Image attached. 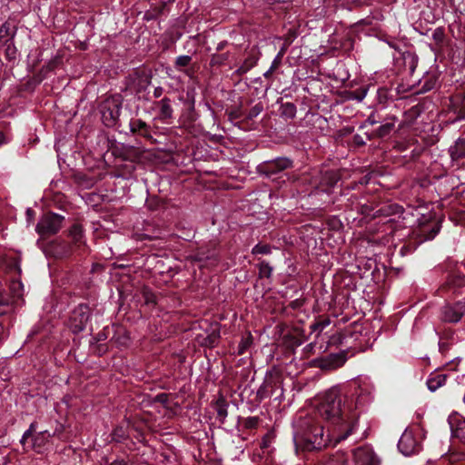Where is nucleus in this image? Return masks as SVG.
<instances>
[{"instance_id":"nucleus-1","label":"nucleus","mask_w":465,"mask_h":465,"mask_svg":"<svg viewBox=\"0 0 465 465\" xmlns=\"http://www.w3.org/2000/svg\"><path fill=\"white\" fill-rule=\"evenodd\" d=\"M317 412L320 417L333 425L332 437L335 443L347 439L357 425L358 413L344 404V397L336 388L323 394L318 404Z\"/></svg>"},{"instance_id":"nucleus-2","label":"nucleus","mask_w":465,"mask_h":465,"mask_svg":"<svg viewBox=\"0 0 465 465\" xmlns=\"http://www.w3.org/2000/svg\"><path fill=\"white\" fill-rule=\"evenodd\" d=\"M293 440L307 450H319L328 446L331 440L335 442L332 431L325 435L322 425L312 418L303 419L298 423Z\"/></svg>"},{"instance_id":"nucleus-3","label":"nucleus","mask_w":465,"mask_h":465,"mask_svg":"<svg viewBox=\"0 0 465 465\" xmlns=\"http://www.w3.org/2000/svg\"><path fill=\"white\" fill-rule=\"evenodd\" d=\"M64 217L55 213L43 215L37 223L36 231L42 236L56 233L62 227Z\"/></svg>"},{"instance_id":"nucleus-4","label":"nucleus","mask_w":465,"mask_h":465,"mask_svg":"<svg viewBox=\"0 0 465 465\" xmlns=\"http://www.w3.org/2000/svg\"><path fill=\"white\" fill-rule=\"evenodd\" d=\"M90 318V309L87 305L80 304L73 312L69 319V328L74 333L83 331Z\"/></svg>"},{"instance_id":"nucleus-5","label":"nucleus","mask_w":465,"mask_h":465,"mask_svg":"<svg viewBox=\"0 0 465 465\" xmlns=\"http://www.w3.org/2000/svg\"><path fill=\"white\" fill-rule=\"evenodd\" d=\"M398 449L404 456H411L418 453L421 446L412 430L406 429L399 440Z\"/></svg>"},{"instance_id":"nucleus-6","label":"nucleus","mask_w":465,"mask_h":465,"mask_svg":"<svg viewBox=\"0 0 465 465\" xmlns=\"http://www.w3.org/2000/svg\"><path fill=\"white\" fill-rule=\"evenodd\" d=\"M292 166V161L287 157H279L259 166L260 172L271 178L278 173Z\"/></svg>"},{"instance_id":"nucleus-7","label":"nucleus","mask_w":465,"mask_h":465,"mask_svg":"<svg viewBox=\"0 0 465 465\" xmlns=\"http://www.w3.org/2000/svg\"><path fill=\"white\" fill-rule=\"evenodd\" d=\"M465 313V303L458 302L455 303H448L441 308L440 320L444 322L457 323Z\"/></svg>"},{"instance_id":"nucleus-8","label":"nucleus","mask_w":465,"mask_h":465,"mask_svg":"<svg viewBox=\"0 0 465 465\" xmlns=\"http://www.w3.org/2000/svg\"><path fill=\"white\" fill-rule=\"evenodd\" d=\"M353 465H380V460L372 448L366 445L352 451Z\"/></svg>"},{"instance_id":"nucleus-9","label":"nucleus","mask_w":465,"mask_h":465,"mask_svg":"<svg viewBox=\"0 0 465 465\" xmlns=\"http://www.w3.org/2000/svg\"><path fill=\"white\" fill-rule=\"evenodd\" d=\"M346 361L343 353L331 354L320 361V367L325 370H335L341 367Z\"/></svg>"},{"instance_id":"nucleus-10","label":"nucleus","mask_w":465,"mask_h":465,"mask_svg":"<svg viewBox=\"0 0 465 465\" xmlns=\"http://www.w3.org/2000/svg\"><path fill=\"white\" fill-rule=\"evenodd\" d=\"M12 302L18 305L22 303L24 296V285L20 281H13L10 284Z\"/></svg>"},{"instance_id":"nucleus-11","label":"nucleus","mask_w":465,"mask_h":465,"mask_svg":"<svg viewBox=\"0 0 465 465\" xmlns=\"http://www.w3.org/2000/svg\"><path fill=\"white\" fill-rule=\"evenodd\" d=\"M451 433L465 444V419L459 418L451 424Z\"/></svg>"},{"instance_id":"nucleus-12","label":"nucleus","mask_w":465,"mask_h":465,"mask_svg":"<svg viewBox=\"0 0 465 465\" xmlns=\"http://www.w3.org/2000/svg\"><path fill=\"white\" fill-rule=\"evenodd\" d=\"M160 105V115L162 118H171L173 114V109L171 106V101L169 98H163L159 102Z\"/></svg>"},{"instance_id":"nucleus-13","label":"nucleus","mask_w":465,"mask_h":465,"mask_svg":"<svg viewBox=\"0 0 465 465\" xmlns=\"http://www.w3.org/2000/svg\"><path fill=\"white\" fill-rule=\"evenodd\" d=\"M446 378L444 375L438 374L435 377L430 378L427 381L428 389L430 391H435L445 383Z\"/></svg>"},{"instance_id":"nucleus-14","label":"nucleus","mask_w":465,"mask_h":465,"mask_svg":"<svg viewBox=\"0 0 465 465\" xmlns=\"http://www.w3.org/2000/svg\"><path fill=\"white\" fill-rule=\"evenodd\" d=\"M453 158L465 157V138L459 139L451 149Z\"/></svg>"},{"instance_id":"nucleus-15","label":"nucleus","mask_w":465,"mask_h":465,"mask_svg":"<svg viewBox=\"0 0 465 465\" xmlns=\"http://www.w3.org/2000/svg\"><path fill=\"white\" fill-rule=\"evenodd\" d=\"M15 303L5 295L0 294V316L10 312Z\"/></svg>"},{"instance_id":"nucleus-16","label":"nucleus","mask_w":465,"mask_h":465,"mask_svg":"<svg viewBox=\"0 0 465 465\" xmlns=\"http://www.w3.org/2000/svg\"><path fill=\"white\" fill-rule=\"evenodd\" d=\"M448 285L454 291L460 287L465 286V276L460 274L450 276L448 281Z\"/></svg>"},{"instance_id":"nucleus-17","label":"nucleus","mask_w":465,"mask_h":465,"mask_svg":"<svg viewBox=\"0 0 465 465\" xmlns=\"http://www.w3.org/2000/svg\"><path fill=\"white\" fill-rule=\"evenodd\" d=\"M119 114V109L115 111L108 109L103 112V118L107 125H114Z\"/></svg>"},{"instance_id":"nucleus-18","label":"nucleus","mask_w":465,"mask_h":465,"mask_svg":"<svg viewBox=\"0 0 465 465\" xmlns=\"http://www.w3.org/2000/svg\"><path fill=\"white\" fill-rule=\"evenodd\" d=\"M50 434L46 430L38 433L34 437L31 447L34 449L41 447L48 440Z\"/></svg>"},{"instance_id":"nucleus-19","label":"nucleus","mask_w":465,"mask_h":465,"mask_svg":"<svg viewBox=\"0 0 465 465\" xmlns=\"http://www.w3.org/2000/svg\"><path fill=\"white\" fill-rule=\"evenodd\" d=\"M347 459L343 453H336L331 456L325 463V465H346Z\"/></svg>"},{"instance_id":"nucleus-20","label":"nucleus","mask_w":465,"mask_h":465,"mask_svg":"<svg viewBox=\"0 0 465 465\" xmlns=\"http://www.w3.org/2000/svg\"><path fill=\"white\" fill-rule=\"evenodd\" d=\"M146 128H147L146 124L140 119L133 120L130 122V129H131L132 133L142 131Z\"/></svg>"},{"instance_id":"nucleus-21","label":"nucleus","mask_w":465,"mask_h":465,"mask_svg":"<svg viewBox=\"0 0 465 465\" xmlns=\"http://www.w3.org/2000/svg\"><path fill=\"white\" fill-rule=\"evenodd\" d=\"M285 53L284 47H282L280 52L277 54V55L274 57L272 64H271V71H275L281 64L282 56Z\"/></svg>"},{"instance_id":"nucleus-22","label":"nucleus","mask_w":465,"mask_h":465,"mask_svg":"<svg viewBox=\"0 0 465 465\" xmlns=\"http://www.w3.org/2000/svg\"><path fill=\"white\" fill-rule=\"evenodd\" d=\"M252 252L253 254H269L271 252V247L267 244H256Z\"/></svg>"},{"instance_id":"nucleus-23","label":"nucleus","mask_w":465,"mask_h":465,"mask_svg":"<svg viewBox=\"0 0 465 465\" xmlns=\"http://www.w3.org/2000/svg\"><path fill=\"white\" fill-rule=\"evenodd\" d=\"M35 430V423H31L29 429L25 431V433L22 436V439L20 440V442L25 446L26 441L29 438L32 437L33 432Z\"/></svg>"},{"instance_id":"nucleus-24","label":"nucleus","mask_w":465,"mask_h":465,"mask_svg":"<svg viewBox=\"0 0 465 465\" xmlns=\"http://www.w3.org/2000/svg\"><path fill=\"white\" fill-rule=\"evenodd\" d=\"M283 114L290 116V117H293L295 115V112H296V108L294 106V104H291V103H286L285 104H283Z\"/></svg>"},{"instance_id":"nucleus-25","label":"nucleus","mask_w":465,"mask_h":465,"mask_svg":"<svg viewBox=\"0 0 465 465\" xmlns=\"http://www.w3.org/2000/svg\"><path fill=\"white\" fill-rule=\"evenodd\" d=\"M70 233H71L73 239L75 242L81 241V239H82V230H81V227L79 225L73 226L72 229H71Z\"/></svg>"},{"instance_id":"nucleus-26","label":"nucleus","mask_w":465,"mask_h":465,"mask_svg":"<svg viewBox=\"0 0 465 465\" xmlns=\"http://www.w3.org/2000/svg\"><path fill=\"white\" fill-rule=\"evenodd\" d=\"M330 324L329 320H322L312 325V329L316 331H322Z\"/></svg>"},{"instance_id":"nucleus-27","label":"nucleus","mask_w":465,"mask_h":465,"mask_svg":"<svg viewBox=\"0 0 465 465\" xmlns=\"http://www.w3.org/2000/svg\"><path fill=\"white\" fill-rule=\"evenodd\" d=\"M191 62V57L189 55H181L176 58V65L180 67L187 66Z\"/></svg>"},{"instance_id":"nucleus-28","label":"nucleus","mask_w":465,"mask_h":465,"mask_svg":"<svg viewBox=\"0 0 465 465\" xmlns=\"http://www.w3.org/2000/svg\"><path fill=\"white\" fill-rule=\"evenodd\" d=\"M272 267L268 263H266L264 262H261L260 273L262 275H263L265 277H270V275L272 273Z\"/></svg>"},{"instance_id":"nucleus-29","label":"nucleus","mask_w":465,"mask_h":465,"mask_svg":"<svg viewBox=\"0 0 465 465\" xmlns=\"http://www.w3.org/2000/svg\"><path fill=\"white\" fill-rule=\"evenodd\" d=\"M393 124H386L384 125H381L379 128V134L380 135H385L390 133V131L392 129Z\"/></svg>"},{"instance_id":"nucleus-30","label":"nucleus","mask_w":465,"mask_h":465,"mask_svg":"<svg viewBox=\"0 0 465 465\" xmlns=\"http://www.w3.org/2000/svg\"><path fill=\"white\" fill-rule=\"evenodd\" d=\"M325 175L328 178V183L331 186H333L338 182L336 174L333 172H327Z\"/></svg>"},{"instance_id":"nucleus-31","label":"nucleus","mask_w":465,"mask_h":465,"mask_svg":"<svg viewBox=\"0 0 465 465\" xmlns=\"http://www.w3.org/2000/svg\"><path fill=\"white\" fill-rule=\"evenodd\" d=\"M125 437V432L122 429H116L114 432V439L120 440Z\"/></svg>"},{"instance_id":"nucleus-32","label":"nucleus","mask_w":465,"mask_h":465,"mask_svg":"<svg viewBox=\"0 0 465 465\" xmlns=\"http://www.w3.org/2000/svg\"><path fill=\"white\" fill-rule=\"evenodd\" d=\"M109 465H130L129 461L124 459H116Z\"/></svg>"},{"instance_id":"nucleus-33","label":"nucleus","mask_w":465,"mask_h":465,"mask_svg":"<svg viewBox=\"0 0 465 465\" xmlns=\"http://www.w3.org/2000/svg\"><path fill=\"white\" fill-rule=\"evenodd\" d=\"M261 110H262V109H261L258 105H255V106L251 110V112H250V115H249V116H250L251 118H252V117H254V116H257V115L260 114Z\"/></svg>"},{"instance_id":"nucleus-34","label":"nucleus","mask_w":465,"mask_h":465,"mask_svg":"<svg viewBox=\"0 0 465 465\" xmlns=\"http://www.w3.org/2000/svg\"><path fill=\"white\" fill-rule=\"evenodd\" d=\"M408 58L411 60L410 69H411V71H414L415 66H416V59L414 56H412L411 54L408 55Z\"/></svg>"},{"instance_id":"nucleus-35","label":"nucleus","mask_w":465,"mask_h":465,"mask_svg":"<svg viewBox=\"0 0 465 465\" xmlns=\"http://www.w3.org/2000/svg\"><path fill=\"white\" fill-rule=\"evenodd\" d=\"M433 37L435 40L440 41L442 39V33L440 30H436L433 34Z\"/></svg>"},{"instance_id":"nucleus-36","label":"nucleus","mask_w":465,"mask_h":465,"mask_svg":"<svg viewBox=\"0 0 465 465\" xmlns=\"http://www.w3.org/2000/svg\"><path fill=\"white\" fill-rule=\"evenodd\" d=\"M460 114V118H465V98L462 101Z\"/></svg>"},{"instance_id":"nucleus-37","label":"nucleus","mask_w":465,"mask_h":465,"mask_svg":"<svg viewBox=\"0 0 465 465\" xmlns=\"http://www.w3.org/2000/svg\"><path fill=\"white\" fill-rule=\"evenodd\" d=\"M33 214H34V211L33 210H31V209H27L26 210V215H27L29 220H31L33 218Z\"/></svg>"},{"instance_id":"nucleus-38","label":"nucleus","mask_w":465,"mask_h":465,"mask_svg":"<svg viewBox=\"0 0 465 465\" xmlns=\"http://www.w3.org/2000/svg\"><path fill=\"white\" fill-rule=\"evenodd\" d=\"M157 398H158V400H159L160 401L164 402V401H165V399H166V395H164V394H160V395H158V396H157Z\"/></svg>"},{"instance_id":"nucleus-39","label":"nucleus","mask_w":465,"mask_h":465,"mask_svg":"<svg viewBox=\"0 0 465 465\" xmlns=\"http://www.w3.org/2000/svg\"><path fill=\"white\" fill-rule=\"evenodd\" d=\"M3 334H4V327L0 324V343L3 340Z\"/></svg>"},{"instance_id":"nucleus-40","label":"nucleus","mask_w":465,"mask_h":465,"mask_svg":"<svg viewBox=\"0 0 465 465\" xmlns=\"http://www.w3.org/2000/svg\"><path fill=\"white\" fill-rule=\"evenodd\" d=\"M273 72H274V71H271V67H270V68H269V70H268L266 73H264V76H265V77H268V76H269L270 74H272Z\"/></svg>"},{"instance_id":"nucleus-41","label":"nucleus","mask_w":465,"mask_h":465,"mask_svg":"<svg viewBox=\"0 0 465 465\" xmlns=\"http://www.w3.org/2000/svg\"><path fill=\"white\" fill-rule=\"evenodd\" d=\"M356 404L357 405H362V404H364V401L360 397H358Z\"/></svg>"},{"instance_id":"nucleus-42","label":"nucleus","mask_w":465,"mask_h":465,"mask_svg":"<svg viewBox=\"0 0 465 465\" xmlns=\"http://www.w3.org/2000/svg\"><path fill=\"white\" fill-rule=\"evenodd\" d=\"M262 448H266V447H267V443H266V441H263V442H262Z\"/></svg>"},{"instance_id":"nucleus-43","label":"nucleus","mask_w":465,"mask_h":465,"mask_svg":"<svg viewBox=\"0 0 465 465\" xmlns=\"http://www.w3.org/2000/svg\"><path fill=\"white\" fill-rule=\"evenodd\" d=\"M222 47H223V45H218V49H219V50H220V49H222Z\"/></svg>"}]
</instances>
